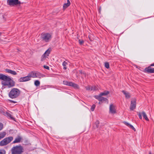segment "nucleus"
Here are the masks:
<instances>
[{"label":"nucleus","mask_w":154,"mask_h":154,"mask_svg":"<svg viewBox=\"0 0 154 154\" xmlns=\"http://www.w3.org/2000/svg\"><path fill=\"white\" fill-rule=\"evenodd\" d=\"M0 79L3 81L2 82V84L4 86H7L10 88L15 85V82L9 76L0 74Z\"/></svg>","instance_id":"f257e3e1"},{"label":"nucleus","mask_w":154,"mask_h":154,"mask_svg":"<svg viewBox=\"0 0 154 154\" xmlns=\"http://www.w3.org/2000/svg\"><path fill=\"white\" fill-rule=\"evenodd\" d=\"M20 94V90L17 88H13L8 94L9 97L11 99H14L18 97Z\"/></svg>","instance_id":"f03ea898"},{"label":"nucleus","mask_w":154,"mask_h":154,"mask_svg":"<svg viewBox=\"0 0 154 154\" xmlns=\"http://www.w3.org/2000/svg\"><path fill=\"white\" fill-rule=\"evenodd\" d=\"M23 151V148L20 145L14 146L11 149L12 154H21Z\"/></svg>","instance_id":"7ed1b4c3"},{"label":"nucleus","mask_w":154,"mask_h":154,"mask_svg":"<svg viewBox=\"0 0 154 154\" xmlns=\"http://www.w3.org/2000/svg\"><path fill=\"white\" fill-rule=\"evenodd\" d=\"M13 140V137H6L0 142V146H3L7 145Z\"/></svg>","instance_id":"20e7f679"},{"label":"nucleus","mask_w":154,"mask_h":154,"mask_svg":"<svg viewBox=\"0 0 154 154\" xmlns=\"http://www.w3.org/2000/svg\"><path fill=\"white\" fill-rule=\"evenodd\" d=\"M42 38L45 42H49L51 38V35L48 33H43L42 34Z\"/></svg>","instance_id":"39448f33"},{"label":"nucleus","mask_w":154,"mask_h":154,"mask_svg":"<svg viewBox=\"0 0 154 154\" xmlns=\"http://www.w3.org/2000/svg\"><path fill=\"white\" fill-rule=\"evenodd\" d=\"M8 5L11 6H14L20 4L19 0H7Z\"/></svg>","instance_id":"423d86ee"},{"label":"nucleus","mask_w":154,"mask_h":154,"mask_svg":"<svg viewBox=\"0 0 154 154\" xmlns=\"http://www.w3.org/2000/svg\"><path fill=\"white\" fill-rule=\"evenodd\" d=\"M63 83L65 85L72 87L75 89L79 88V86L78 85L72 82H70L67 81H63Z\"/></svg>","instance_id":"0eeeda50"},{"label":"nucleus","mask_w":154,"mask_h":154,"mask_svg":"<svg viewBox=\"0 0 154 154\" xmlns=\"http://www.w3.org/2000/svg\"><path fill=\"white\" fill-rule=\"evenodd\" d=\"M139 118L140 119H142V116H143V118L146 120L148 121L149 120L146 114L144 111H143L141 112H139L138 114Z\"/></svg>","instance_id":"6e6552de"},{"label":"nucleus","mask_w":154,"mask_h":154,"mask_svg":"<svg viewBox=\"0 0 154 154\" xmlns=\"http://www.w3.org/2000/svg\"><path fill=\"white\" fill-rule=\"evenodd\" d=\"M116 112L115 106L113 104H111L109 107V113L112 114H114Z\"/></svg>","instance_id":"1a4fd4ad"},{"label":"nucleus","mask_w":154,"mask_h":154,"mask_svg":"<svg viewBox=\"0 0 154 154\" xmlns=\"http://www.w3.org/2000/svg\"><path fill=\"white\" fill-rule=\"evenodd\" d=\"M50 51L49 49L46 50L45 53L42 56L41 60H44L45 58L49 56V55L50 54Z\"/></svg>","instance_id":"9d476101"},{"label":"nucleus","mask_w":154,"mask_h":154,"mask_svg":"<svg viewBox=\"0 0 154 154\" xmlns=\"http://www.w3.org/2000/svg\"><path fill=\"white\" fill-rule=\"evenodd\" d=\"M136 104V100L135 99H134L131 101L130 107V109L131 110H133L135 109Z\"/></svg>","instance_id":"9b49d317"},{"label":"nucleus","mask_w":154,"mask_h":154,"mask_svg":"<svg viewBox=\"0 0 154 154\" xmlns=\"http://www.w3.org/2000/svg\"><path fill=\"white\" fill-rule=\"evenodd\" d=\"M101 96L99 95H95L94 96V97L100 101H106L107 100L106 98L102 97Z\"/></svg>","instance_id":"f8f14e48"},{"label":"nucleus","mask_w":154,"mask_h":154,"mask_svg":"<svg viewBox=\"0 0 154 154\" xmlns=\"http://www.w3.org/2000/svg\"><path fill=\"white\" fill-rule=\"evenodd\" d=\"M31 79L29 78L28 76L27 75V76L25 77L20 78L19 79V81L20 82H26L30 80Z\"/></svg>","instance_id":"ddd939ff"},{"label":"nucleus","mask_w":154,"mask_h":154,"mask_svg":"<svg viewBox=\"0 0 154 154\" xmlns=\"http://www.w3.org/2000/svg\"><path fill=\"white\" fill-rule=\"evenodd\" d=\"M35 78H41L45 77V75L38 72H35Z\"/></svg>","instance_id":"4468645a"},{"label":"nucleus","mask_w":154,"mask_h":154,"mask_svg":"<svg viewBox=\"0 0 154 154\" xmlns=\"http://www.w3.org/2000/svg\"><path fill=\"white\" fill-rule=\"evenodd\" d=\"M122 92L125 95L126 98L129 99L131 95L129 92L124 90L122 91Z\"/></svg>","instance_id":"2eb2a0df"},{"label":"nucleus","mask_w":154,"mask_h":154,"mask_svg":"<svg viewBox=\"0 0 154 154\" xmlns=\"http://www.w3.org/2000/svg\"><path fill=\"white\" fill-rule=\"evenodd\" d=\"M29 78H35V71H32L29 73L28 75Z\"/></svg>","instance_id":"dca6fc26"},{"label":"nucleus","mask_w":154,"mask_h":154,"mask_svg":"<svg viewBox=\"0 0 154 154\" xmlns=\"http://www.w3.org/2000/svg\"><path fill=\"white\" fill-rule=\"evenodd\" d=\"M146 71L149 73H154V68L148 67L146 69Z\"/></svg>","instance_id":"f3484780"},{"label":"nucleus","mask_w":154,"mask_h":154,"mask_svg":"<svg viewBox=\"0 0 154 154\" xmlns=\"http://www.w3.org/2000/svg\"><path fill=\"white\" fill-rule=\"evenodd\" d=\"M6 72L11 73L13 75H16L17 74V73L15 71L10 69H6Z\"/></svg>","instance_id":"a211bd4d"},{"label":"nucleus","mask_w":154,"mask_h":154,"mask_svg":"<svg viewBox=\"0 0 154 154\" xmlns=\"http://www.w3.org/2000/svg\"><path fill=\"white\" fill-rule=\"evenodd\" d=\"M21 139L22 138L18 136L13 141V143H19L20 142Z\"/></svg>","instance_id":"6ab92c4d"},{"label":"nucleus","mask_w":154,"mask_h":154,"mask_svg":"<svg viewBox=\"0 0 154 154\" xmlns=\"http://www.w3.org/2000/svg\"><path fill=\"white\" fill-rule=\"evenodd\" d=\"M70 4V2L69 0H67V3H65L63 5L64 9H66L69 7Z\"/></svg>","instance_id":"aec40b11"},{"label":"nucleus","mask_w":154,"mask_h":154,"mask_svg":"<svg viewBox=\"0 0 154 154\" xmlns=\"http://www.w3.org/2000/svg\"><path fill=\"white\" fill-rule=\"evenodd\" d=\"M6 135L5 132H2L0 133V140L4 137Z\"/></svg>","instance_id":"412c9836"},{"label":"nucleus","mask_w":154,"mask_h":154,"mask_svg":"<svg viewBox=\"0 0 154 154\" xmlns=\"http://www.w3.org/2000/svg\"><path fill=\"white\" fill-rule=\"evenodd\" d=\"M109 93V91H105L103 92H102L100 94V96H105L108 95Z\"/></svg>","instance_id":"4be33fe9"},{"label":"nucleus","mask_w":154,"mask_h":154,"mask_svg":"<svg viewBox=\"0 0 154 154\" xmlns=\"http://www.w3.org/2000/svg\"><path fill=\"white\" fill-rule=\"evenodd\" d=\"M34 85L36 87L39 86L40 85V81L38 80H35L34 82Z\"/></svg>","instance_id":"5701e85b"},{"label":"nucleus","mask_w":154,"mask_h":154,"mask_svg":"<svg viewBox=\"0 0 154 154\" xmlns=\"http://www.w3.org/2000/svg\"><path fill=\"white\" fill-rule=\"evenodd\" d=\"M67 64V62L65 61H64L63 62L62 65L63 66V69L65 70H66L67 69L66 65Z\"/></svg>","instance_id":"b1692460"},{"label":"nucleus","mask_w":154,"mask_h":154,"mask_svg":"<svg viewBox=\"0 0 154 154\" xmlns=\"http://www.w3.org/2000/svg\"><path fill=\"white\" fill-rule=\"evenodd\" d=\"M5 115L11 119H13V117L8 112H6L5 113Z\"/></svg>","instance_id":"393cba45"},{"label":"nucleus","mask_w":154,"mask_h":154,"mask_svg":"<svg viewBox=\"0 0 154 154\" xmlns=\"http://www.w3.org/2000/svg\"><path fill=\"white\" fill-rule=\"evenodd\" d=\"M97 89V88L94 86H92L91 88V91H94Z\"/></svg>","instance_id":"a878e982"},{"label":"nucleus","mask_w":154,"mask_h":154,"mask_svg":"<svg viewBox=\"0 0 154 154\" xmlns=\"http://www.w3.org/2000/svg\"><path fill=\"white\" fill-rule=\"evenodd\" d=\"M105 67L107 68L108 69L109 68V64L108 62H106L105 63Z\"/></svg>","instance_id":"bb28decb"},{"label":"nucleus","mask_w":154,"mask_h":154,"mask_svg":"<svg viewBox=\"0 0 154 154\" xmlns=\"http://www.w3.org/2000/svg\"><path fill=\"white\" fill-rule=\"evenodd\" d=\"M95 107H96L95 105L94 104H93L92 106L91 107V110L92 111H93L95 108Z\"/></svg>","instance_id":"cd10ccee"},{"label":"nucleus","mask_w":154,"mask_h":154,"mask_svg":"<svg viewBox=\"0 0 154 154\" xmlns=\"http://www.w3.org/2000/svg\"><path fill=\"white\" fill-rule=\"evenodd\" d=\"M5 151L4 149H0V154H5Z\"/></svg>","instance_id":"c85d7f7f"},{"label":"nucleus","mask_w":154,"mask_h":154,"mask_svg":"<svg viewBox=\"0 0 154 154\" xmlns=\"http://www.w3.org/2000/svg\"><path fill=\"white\" fill-rule=\"evenodd\" d=\"M99 123V122L98 120H97L95 123V124L96 125V126L97 128H98V127Z\"/></svg>","instance_id":"c756f323"},{"label":"nucleus","mask_w":154,"mask_h":154,"mask_svg":"<svg viewBox=\"0 0 154 154\" xmlns=\"http://www.w3.org/2000/svg\"><path fill=\"white\" fill-rule=\"evenodd\" d=\"M91 87L90 86H88L85 87V88L87 90L91 91Z\"/></svg>","instance_id":"7c9ffc66"},{"label":"nucleus","mask_w":154,"mask_h":154,"mask_svg":"<svg viewBox=\"0 0 154 154\" xmlns=\"http://www.w3.org/2000/svg\"><path fill=\"white\" fill-rule=\"evenodd\" d=\"M3 125L2 123L0 122V131L3 128Z\"/></svg>","instance_id":"2f4dec72"},{"label":"nucleus","mask_w":154,"mask_h":154,"mask_svg":"<svg viewBox=\"0 0 154 154\" xmlns=\"http://www.w3.org/2000/svg\"><path fill=\"white\" fill-rule=\"evenodd\" d=\"M129 127L131 128L132 129H133V130H134V131H135V128H134L133 127V125H131L129 126Z\"/></svg>","instance_id":"473e14b6"},{"label":"nucleus","mask_w":154,"mask_h":154,"mask_svg":"<svg viewBox=\"0 0 154 154\" xmlns=\"http://www.w3.org/2000/svg\"><path fill=\"white\" fill-rule=\"evenodd\" d=\"M44 67L45 69H46L48 70H49V66H45V65L44 66Z\"/></svg>","instance_id":"72a5a7b5"},{"label":"nucleus","mask_w":154,"mask_h":154,"mask_svg":"<svg viewBox=\"0 0 154 154\" xmlns=\"http://www.w3.org/2000/svg\"><path fill=\"white\" fill-rule=\"evenodd\" d=\"M79 44L80 45H82V43H83L84 41H83V40H79Z\"/></svg>","instance_id":"f704fd0d"},{"label":"nucleus","mask_w":154,"mask_h":154,"mask_svg":"<svg viewBox=\"0 0 154 154\" xmlns=\"http://www.w3.org/2000/svg\"><path fill=\"white\" fill-rule=\"evenodd\" d=\"M125 124L126 125H127V126H129V127L130 126V125H131V124H129V123H128L126 122H125Z\"/></svg>","instance_id":"c9c22d12"},{"label":"nucleus","mask_w":154,"mask_h":154,"mask_svg":"<svg viewBox=\"0 0 154 154\" xmlns=\"http://www.w3.org/2000/svg\"><path fill=\"white\" fill-rule=\"evenodd\" d=\"M10 101L11 102L13 103H16V102L15 101H13L12 100H10Z\"/></svg>","instance_id":"e433bc0d"},{"label":"nucleus","mask_w":154,"mask_h":154,"mask_svg":"<svg viewBox=\"0 0 154 154\" xmlns=\"http://www.w3.org/2000/svg\"><path fill=\"white\" fill-rule=\"evenodd\" d=\"M151 66H154V63L152 64L151 65Z\"/></svg>","instance_id":"4c0bfd02"},{"label":"nucleus","mask_w":154,"mask_h":154,"mask_svg":"<svg viewBox=\"0 0 154 154\" xmlns=\"http://www.w3.org/2000/svg\"><path fill=\"white\" fill-rule=\"evenodd\" d=\"M79 71L80 72L81 74H82L83 73H82V70Z\"/></svg>","instance_id":"58836bf2"},{"label":"nucleus","mask_w":154,"mask_h":154,"mask_svg":"<svg viewBox=\"0 0 154 154\" xmlns=\"http://www.w3.org/2000/svg\"><path fill=\"white\" fill-rule=\"evenodd\" d=\"M149 154H152V153H151V152H149Z\"/></svg>","instance_id":"ea45409f"},{"label":"nucleus","mask_w":154,"mask_h":154,"mask_svg":"<svg viewBox=\"0 0 154 154\" xmlns=\"http://www.w3.org/2000/svg\"><path fill=\"white\" fill-rule=\"evenodd\" d=\"M1 32H0V35H1Z\"/></svg>","instance_id":"a19ab883"},{"label":"nucleus","mask_w":154,"mask_h":154,"mask_svg":"<svg viewBox=\"0 0 154 154\" xmlns=\"http://www.w3.org/2000/svg\"><path fill=\"white\" fill-rule=\"evenodd\" d=\"M100 102H99V104H100Z\"/></svg>","instance_id":"79ce46f5"}]
</instances>
